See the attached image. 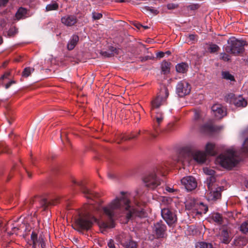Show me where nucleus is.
I'll return each instance as SVG.
<instances>
[{
  "label": "nucleus",
  "instance_id": "1",
  "mask_svg": "<svg viewBox=\"0 0 248 248\" xmlns=\"http://www.w3.org/2000/svg\"><path fill=\"white\" fill-rule=\"evenodd\" d=\"M122 196L116 198L111 203L102 208L103 212L108 217V221H101L99 223L100 227L107 229L115 227L114 217L120 212H126L127 219H133L137 217L143 218L146 217L144 209L138 207L133 208L130 205V200L124 192H121Z\"/></svg>",
  "mask_w": 248,
  "mask_h": 248
},
{
  "label": "nucleus",
  "instance_id": "2",
  "mask_svg": "<svg viewBox=\"0 0 248 248\" xmlns=\"http://www.w3.org/2000/svg\"><path fill=\"white\" fill-rule=\"evenodd\" d=\"M94 208V206L92 203L84 206L83 208L78 212V216L75 218L74 227L75 230L81 232L87 231L91 229L93 224L97 220L92 213Z\"/></svg>",
  "mask_w": 248,
  "mask_h": 248
},
{
  "label": "nucleus",
  "instance_id": "3",
  "mask_svg": "<svg viewBox=\"0 0 248 248\" xmlns=\"http://www.w3.org/2000/svg\"><path fill=\"white\" fill-rule=\"evenodd\" d=\"M216 162L222 167L231 170L239 163V160L235 151L232 149H228L216 158Z\"/></svg>",
  "mask_w": 248,
  "mask_h": 248
},
{
  "label": "nucleus",
  "instance_id": "4",
  "mask_svg": "<svg viewBox=\"0 0 248 248\" xmlns=\"http://www.w3.org/2000/svg\"><path fill=\"white\" fill-rule=\"evenodd\" d=\"M182 155L186 156L183 159H180L183 162L189 161L191 159H193L199 163H203L206 159V155L205 153L196 150L191 146L184 147L180 153V156Z\"/></svg>",
  "mask_w": 248,
  "mask_h": 248
},
{
  "label": "nucleus",
  "instance_id": "5",
  "mask_svg": "<svg viewBox=\"0 0 248 248\" xmlns=\"http://www.w3.org/2000/svg\"><path fill=\"white\" fill-rule=\"evenodd\" d=\"M163 170L160 167L155 168L153 171L145 174L142 177V181L145 186L149 189L154 190L161 185L163 181L157 175H163Z\"/></svg>",
  "mask_w": 248,
  "mask_h": 248
},
{
  "label": "nucleus",
  "instance_id": "6",
  "mask_svg": "<svg viewBox=\"0 0 248 248\" xmlns=\"http://www.w3.org/2000/svg\"><path fill=\"white\" fill-rule=\"evenodd\" d=\"M245 41L232 37L228 40V45L224 47V50L227 53L234 56H242L245 51Z\"/></svg>",
  "mask_w": 248,
  "mask_h": 248
},
{
  "label": "nucleus",
  "instance_id": "7",
  "mask_svg": "<svg viewBox=\"0 0 248 248\" xmlns=\"http://www.w3.org/2000/svg\"><path fill=\"white\" fill-rule=\"evenodd\" d=\"M30 207H35L37 208L43 209V211L46 210L48 207L57 204L58 200L53 199L48 201L41 196H35L27 202Z\"/></svg>",
  "mask_w": 248,
  "mask_h": 248
},
{
  "label": "nucleus",
  "instance_id": "8",
  "mask_svg": "<svg viewBox=\"0 0 248 248\" xmlns=\"http://www.w3.org/2000/svg\"><path fill=\"white\" fill-rule=\"evenodd\" d=\"M169 95V92L168 88L166 86L162 87L156 96L154 97L151 101V110L157 109L160 106L165 104Z\"/></svg>",
  "mask_w": 248,
  "mask_h": 248
},
{
  "label": "nucleus",
  "instance_id": "9",
  "mask_svg": "<svg viewBox=\"0 0 248 248\" xmlns=\"http://www.w3.org/2000/svg\"><path fill=\"white\" fill-rule=\"evenodd\" d=\"M72 182L73 185H77L80 187L82 193L85 197L89 199L94 200L99 197L100 195L93 191L88 188L83 181L77 182L75 179H72Z\"/></svg>",
  "mask_w": 248,
  "mask_h": 248
},
{
  "label": "nucleus",
  "instance_id": "10",
  "mask_svg": "<svg viewBox=\"0 0 248 248\" xmlns=\"http://www.w3.org/2000/svg\"><path fill=\"white\" fill-rule=\"evenodd\" d=\"M161 216L169 226L175 225L177 221L175 213L169 208H164L161 209Z\"/></svg>",
  "mask_w": 248,
  "mask_h": 248
},
{
  "label": "nucleus",
  "instance_id": "11",
  "mask_svg": "<svg viewBox=\"0 0 248 248\" xmlns=\"http://www.w3.org/2000/svg\"><path fill=\"white\" fill-rule=\"evenodd\" d=\"M226 102L233 104L236 107H245L247 106V101L241 96H236L232 93H230L225 96Z\"/></svg>",
  "mask_w": 248,
  "mask_h": 248
},
{
  "label": "nucleus",
  "instance_id": "12",
  "mask_svg": "<svg viewBox=\"0 0 248 248\" xmlns=\"http://www.w3.org/2000/svg\"><path fill=\"white\" fill-rule=\"evenodd\" d=\"M167 226L163 221L160 220L154 223L153 232L157 238H163L167 236Z\"/></svg>",
  "mask_w": 248,
  "mask_h": 248
},
{
  "label": "nucleus",
  "instance_id": "13",
  "mask_svg": "<svg viewBox=\"0 0 248 248\" xmlns=\"http://www.w3.org/2000/svg\"><path fill=\"white\" fill-rule=\"evenodd\" d=\"M191 85L186 80L180 81L176 86V93L179 96L184 97L190 93Z\"/></svg>",
  "mask_w": 248,
  "mask_h": 248
},
{
  "label": "nucleus",
  "instance_id": "14",
  "mask_svg": "<svg viewBox=\"0 0 248 248\" xmlns=\"http://www.w3.org/2000/svg\"><path fill=\"white\" fill-rule=\"evenodd\" d=\"M206 197L208 201H216L221 198V192L224 190L223 186H217L208 188Z\"/></svg>",
  "mask_w": 248,
  "mask_h": 248
},
{
  "label": "nucleus",
  "instance_id": "15",
  "mask_svg": "<svg viewBox=\"0 0 248 248\" xmlns=\"http://www.w3.org/2000/svg\"><path fill=\"white\" fill-rule=\"evenodd\" d=\"M181 183L187 191H191L195 189L197 186V181L192 176L184 177L181 179Z\"/></svg>",
  "mask_w": 248,
  "mask_h": 248
},
{
  "label": "nucleus",
  "instance_id": "16",
  "mask_svg": "<svg viewBox=\"0 0 248 248\" xmlns=\"http://www.w3.org/2000/svg\"><path fill=\"white\" fill-rule=\"evenodd\" d=\"M215 116L217 119H220L226 115V110L221 105L215 104L212 107Z\"/></svg>",
  "mask_w": 248,
  "mask_h": 248
},
{
  "label": "nucleus",
  "instance_id": "17",
  "mask_svg": "<svg viewBox=\"0 0 248 248\" xmlns=\"http://www.w3.org/2000/svg\"><path fill=\"white\" fill-rule=\"evenodd\" d=\"M61 21L66 26H72L77 22L78 19L74 16L67 15L61 18Z\"/></svg>",
  "mask_w": 248,
  "mask_h": 248
},
{
  "label": "nucleus",
  "instance_id": "18",
  "mask_svg": "<svg viewBox=\"0 0 248 248\" xmlns=\"http://www.w3.org/2000/svg\"><path fill=\"white\" fill-rule=\"evenodd\" d=\"M219 236L221 242L225 244H229L232 240L229 232L226 229H223L221 231Z\"/></svg>",
  "mask_w": 248,
  "mask_h": 248
},
{
  "label": "nucleus",
  "instance_id": "19",
  "mask_svg": "<svg viewBox=\"0 0 248 248\" xmlns=\"http://www.w3.org/2000/svg\"><path fill=\"white\" fill-rule=\"evenodd\" d=\"M20 229L17 222L14 223L12 222H9L6 225V231L9 235H11L14 234H17V231Z\"/></svg>",
  "mask_w": 248,
  "mask_h": 248
},
{
  "label": "nucleus",
  "instance_id": "20",
  "mask_svg": "<svg viewBox=\"0 0 248 248\" xmlns=\"http://www.w3.org/2000/svg\"><path fill=\"white\" fill-rule=\"evenodd\" d=\"M248 242V238L246 236H239L233 241V245L236 248H242Z\"/></svg>",
  "mask_w": 248,
  "mask_h": 248
},
{
  "label": "nucleus",
  "instance_id": "21",
  "mask_svg": "<svg viewBox=\"0 0 248 248\" xmlns=\"http://www.w3.org/2000/svg\"><path fill=\"white\" fill-rule=\"evenodd\" d=\"M79 41V37L78 35L74 34L67 45V48L69 50H73Z\"/></svg>",
  "mask_w": 248,
  "mask_h": 248
},
{
  "label": "nucleus",
  "instance_id": "22",
  "mask_svg": "<svg viewBox=\"0 0 248 248\" xmlns=\"http://www.w3.org/2000/svg\"><path fill=\"white\" fill-rule=\"evenodd\" d=\"M171 63L166 60H164L161 64V72L164 75H167L170 73V65Z\"/></svg>",
  "mask_w": 248,
  "mask_h": 248
},
{
  "label": "nucleus",
  "instance_id": "23",
  "mask_svg": "<svg viewBox=\"0 0 248 248\" xmlns=\"http://www.w3.org/2000/svg\"><path fill=\"white\" fill-rule=\"evenodd\" d=\"M188 65L186 62H181L175 66L176 72L179 73H186L188 70Z\"/></svg>",
  "mask_w": 248,
  "mask_h": 248
},
{
  "label": "nucleus",
  "instance_id": "24",
  "mask_svg": "<svg viewBox=\"0 0 248 248\" xmlns=\"http://www.w3.org/2000/svg\"><path fill=\"white\" fill-rule=\"evenodd\" d=\"M205 152L207 155H215L217 154L215 151V144L210 142L207 143L205 146Z\"/></svg>",
  "mask_w": 248,
  "mask_h": 248
},
{
  "label": "nucleus",
  "instance_id": "25",
  "mask_svg": "<svg viewBox=\"0 0 248 248\" xmlns=\"http://www.w3.org/2000/svg\"><path fill=\"white\" fill-rule=\"evenodd\" d=\"M121 244L124 248H138L137 243L133 240H129L127 241L121 242Z\"/></svg>",
  "mask_w": 248,
  "mask_h": 248
},
{
  "label": "nucleus",
  "instance_id": "26",
  "mask_svg": "<svg viewBox=\"0 0 248 248\" xmlns=\"http://www.w3.org/2000/svg\"><path fill=\"white\" fill-rule=\"evenodd\" d=\"M206 183L208 188L218 186L216 184V178L215 176H208L206 179Z\"/></svg>",
  "mask_w": 248,
  "mask_h": 248
},
{
  "label": "nucleus",
  "instance_id": "27",
  "mask_svg": "<svg viewBox=\"0 0 248 248\" xmlns=\"http://www.w3.org/2000/svg\"><path fill=\"white\" fill-rule=\"evenodd\" d=\"M217 129L216 127L209 124H205L201 126V130L203 132H212Z\"/></svg>",
  "mask_w": 248,
  "mask_h": 248
},
{
  "label": "nucleus",
  "instance_id": "28",
  "mask_svg": "<svg viewBox=\"0 0 248 248\" xmlns=\"http://www.w3.org/2000/svg\"><path fill=\"white\" fill-rule=\"evenodd\" d=\"M140 130H139L137 133L132 132L129 135H124L122 136L121 139L122 140H127L135 139L140 134Z\"/></svg>",
  "mask_w": 248,
  "mask_h": 248
},
{
  "label": "nucleus",
  "instance_id": "29",
  "mask_svg": "<svg viewBox=\"0 0 248 248\" xmlns=\"http://www.w3.org/2000/svg\"><path fill=\"white\" fill-rule=\"evenodd\" d=\"M221 76L223 79L227 80H230V81L235 82V79L233 75L231 74L228 71H223L221 72Z\"/></svg>",
  "mask_w": 248,
  "mask_h": 248
},
{
  "label": "nucleus",
  "instance_id": "30",
  "mask_svg": "<svg viewBox=\"0 0 248 248\" xmlns=\"http://www.w3.org/2000/svg\"><path fill=\"white\" fill-rule=\"evenodd\" d=\"M31 241L32 242V248H36L37 244H39V237L37 233L33 231L31 236Z\"/></svg>",
  "mask_w": 248,
  "mask_h": 248
},
{
  "label": "nucleus",
  "instance_id": "31",
  "mask_svg": "<svg viewBox=\"0 0 248 248\" xmlns=\"http://www.w3.org/2000/svg\"><path fill=\"white\" fill-rule=\"evenodd\" d=\"M27 10L23 7H20L18 9L16 14V18L19 20L26 16L27 14Z\"/></svg>",
  "mask_w": 248,
  "mask_h": 248
},
{
  "label": "nucleus",
  "instance_id": "32",
  "mask_svg": "<svg viewBox=\"0 0 248 248\" xmlns=\"http://www.w3.org/2000/svg\"><path fill=\"white\" fill-rule=\"evenodd\" d=\"M212 218L215 222L219 224H221L223 222L222 215L218 213L213 214Z\"/></svg>",
  "mask_w": 248,
  "mask_h": 248
},
{
  "label": "nucleus",
  "instance_id": "33",
  "mask_svg": "<svg viewBox=\"0 0 248 248\" xmlns=\"http://www.w3.org/2000/svg\"><path fill=\"white\" fill-rule=\"evenodd\" d=\"M34 71V69L30 67H26L24 69L22 73V76L24 78H28L31 74Z\"/></svg>",
  "mask_w": 248,
  "mask_h": 248
},
{
  "label": "nucleus",
  "instance_id": "34",
  "mask_svg": "<svg viewBox=\"0 0 248 248\" xmlns=\"http://www.w3.org/2000/svg\"><path fill=\"white\" fill-rule=\"evenodd\" d=\"M196 248H214L211 243L204 242L198 243L196 245Z\"/></svg>",
  "mask_w": 248,
  "mask_h": 248
},
{
  "label": "nucleus",
  "instance_id": "35",
  "mask_svg": "<svg viewBox=\"0 0 248 248\" xmlns=\"http://www.w3.org/2000/svg\"><path fill=\"white\" fill-rule=\"evenodd\" d=\"M229 53L225 52H222L219 54V59L224 62H230L231 60V57L229 54Z\"/></svg>",
  "mask_w": 248,
  "mask_h": 248
},
{
  "label": "nucleus",
  "instance_id": "36",
  "mask_svg": "<svg viewBox=\"0 0 248 248\" xmlns=\"http://www.w3.org/2000/svg\"><path fill=\"white\" fill-rule=\"evenodd\" d=\"M199 205V208L200 211H198L197 213L199 214H202V213L205 214L208 210V206L204 204L202 202H200Z\"/></svg>",
  "mask_w": 248,
  "mask_h": 248
},
{
  "label": "nucleus",
  "instance_id": "37",
  "mask_svg": "<svg viewBox=\"0 0 248 248\" xmlns=\"http://www.w3.org/2000/svg\"><path fill=\"white\" fill-rule=\"evenodd\" d=\"M4 152L8 154L12 153L11 150L4 143H0V153Z\"/></svg>",
  "mask_w": 248,
  "mask_h": 248
},
{
  "label": "nucleus",
  "instance_id": "38",
  "mask_svg": "<svg viewBox=\"0 0 248 248\" xmlns=\"http://www.w3.org/2000/svg\"><path fill=\"white\" fill-rule=\"evenodd\" d=\"M240 231L244 233H248V220L242 223L240 226Z\"/></svg>",
  "mask_w": 248,
  "mask_h": 248
},
{
  "label": "nucleus",
  "instance_id": "39",
  "mask_svg": "<svg viewBox=\"0 0 248 248\" xmlns=\"http://www.w3.org/2000/svg\"><path fill=\"white\" fill-rule=\"evenodd\" d=\"M58 4L56 2H53L52 3L48 4L46 6V10L48 11H51V10H56L58 9Z\"/></svg>",
  "mask_w": 248,
  "mask_h": 248
},
{
  "label": "nucleus",
  "instance_id": "40",
  "mask_svg": "<svg viewBox=\"0 0 248 248\" xmlns=\"http://www.w3.org/2000/svg\"><path fill=\"white\" fill-rule=\"evenodd\" d=\"M219 49V46L216 44H211L210 45V46L208 48V51L211 53H213L217 52Z\"/></svg>",
  "mask_w": 248,
  "mask_h": 248
},
{
  "label": "nucleus",
  "instance_id": "41",
  "mask_svg": "<svg viewBox=\"0 0 248 248\" xmlns=\"http://www.w3.org/2000/svg\"><path fill=\"white\" fill-rule=\"evenodd\" d=\"M18 32L17 29L16 27H11L8 31V36L10 37H14Z\"/></svg>",
  "mask_w": 248,
  "mask_h": 248
},
{
  "label": "nucleus",
  "instance_id": "42",
  "mask_svg": "<svg viewBox=\"0 0 248 248\" xmlns=\"http://www.w3.org/2000/svg\"><path fill=\"white\" fill-rule=\"evenodd\" d=\"M44 239V236L42 234H40L39 237V244L41 245L42 248H46V243L45 242Z\"/></svg>",
  "mask_w": 248,
  "mask_h": 248
},
{
  "label": "nucleus",
  "instance_id": "43",
  "mask_svg": "<svg viewBox=\"0 0 248 248\" xmlns=\"http://www.w3.org/2000/svg\"><path fill=\"white\" fill-rule=\"evenodd\" d=\"M242 150L245 154H248V138L246 139Z\"/></svg>",
  "mask_w": 248,
  "mask_h": 248
},
{
  "label": "nucleus",
  "instance_id": "44",
  "mask_svg": "<svg viewBox=\"0 0 248 248\" xmlns=\"http://www.w3.org/2000/svg\"><path fill=\"white\" fill-rule=\"evenodd\" d=\"M102 16L103 15L101 13H96L95 12L92 13V17L94 20L100 19Z\"/></svg>",
  "mask_w": 248,
  "mask_h": 248
},
{
  "label": "nucleus",
  "instance_id": "45",
  "mask_svg": "<svg viewBox=\"0 0 248 248\" xmlns=\"http://www.w3.org/2000/svg\"><path fill=\"white\" fill-rule=\"evenodd\" d=\"M204 172L208 175H209V176H214L215 174V171L212 170V169H208V168H205V169H204Z\"/></svg>",
  "mask_w": 248,
  "mask_h": 248
},
{
  "label": "nucleus",
  "instance_id": "46",
  "mask_svg": "<svg viewBox=\"0 0 248 248\" xmlns=\"http://www.w3.org/2000/svg\"><path fill=\"white\" fill-rule=\"evenodd\" d=\"M108 50L110 51L109 53L113 54V56L115 54H118L119 53V50L112 46L109 47Z\"/></svg>",
  "mask_w": 248,
  "mask_h": 248
},
{
  "label": "nucleus",
  "instance_id": "47",
  "mask_svg": "<svg viewBox=\"0 0 248 248\" xmlns=\"http://www.w3.org/2000/svg\"><path fill=\"white\" fill-rule=\"evenodd\" d=\"M139 58L141 62H143L149 60H154L155 58L154 56H146L144 57H140Z\"/></svg>",
  "mask_w": 248,
  "mask_h": 248
},
{
  "label": "nucleus",
  "instance_id": "48",
  "mask_svg": "<svg viewBox=\"0 0 248 248\" xmlns=\"http://www.w3.org/2000/svg\"><path fill=\"white\" fill-rule=\"evenodd\" d=\"M200 5L199 4H190L188 6V8L191 10H195L200 8Z\"/></svg>",
  "mask_w": 248,
  "mask_h": 248
},
{
  "label": "nucleus",
  "instance_id": "49",
  "mask_svg": "<svg viewBox=\"0 0 248 248\" xmlns=\"http://www.w3.org/2000/svg\"><path fill=\"white\" fill-rule=\"evenodd\" d=\"M188 38L190 41L192 42V43H195L197 41V36L195 34L189 35Z\"/></svg>",
  "mask_w": 248,
  "mask_h": 248
},
{
  "label": "nucleus",
  "instance_id": "50",
  "mask_svg": "<svg viewBox=\"0 0 248 248\" xmlns=\"http://www.w3.org/2000/svg\"><path fill=\"white\" fill-rule=\"evenodd\" d=\"M167 7L168 9L172 10L178 7V5L174 3H169L167 4Z\"/></svg>",
  "mask_w": 248,
  "mask_h": 248
},
{
  "label": "nucleus",
  "instance_id": "51",
  "mask_svg": "<svg viewBox=\"0 0 248 248\" xmlns=\"http://www.w3.org/2000/svg\"><path fill=\"white\" fill-rule=\"evenodd\" d=\"M10 75V72H6L0 78V82L6 78H8L9 76Z\"/></svg>",
  "mask_w": 248,
  "mask_h": 248
},
{
  "label": "nucleus",
  "instance_id": "52",
  "mask_svg": "<svg viewBox=\"0 0 248 248\" xmlns=\"http://www.w3.org/2000/svg\"><path fill=\"white\" fill-rule=\"evenodd\" d=\"M101 54L102 56L106 57H111L113 56L112 53H110L108 51H102L101 52Z\"/></svg>",
  "mask_w": 248,
  "mask_h": 248
},
{
  "label": "nucleus",
  "instance_id": "53",
  "mask_svg": "<svg viewBox=\"0 0 248 248\" xmlns=\"http://www.w3.org/2000/svg\"><path fill=\"white\" fill-rule=\"evenodd\" d=\"M108 246L109 248H116L114 242L112 239H110L108 243Z\"/></svg>",
  "mask_w": 248,
  "mask_h": 248
},
{
  "label": "nucleus",
  "instance_id": "54",
  "mask_svg": "<svg viewBox=\"0 0 248 248\" xmlns=\"http://www.w3.org/2000/svg\"><path fill=\"white\" fill-rule=\"evenodd\" d=\"M16 83V81L15 80H11L5 84V87L6 89H8L11 86L12 84H15Z\"/></svg>",
  "mask_w": 248,
  "mask_h": 248
},
{
  "label": "nucleus",
  "instance_id": "55",
  "mask_svg": "<svg viewBox=\"0 0 248 248\" xmlns=\"http://www.w3.org/2000/svg\"><path fill=\"white\" fill-rule=\"evenodd\" d=\"M145 8L147 9V10L151 11L152 13L156 15L158 13V12L157 10L152 9L149 7H145Z\"/></svg>",
  "mask_w": 248,
  "mask_h": 248
},
{
  "label": "nucleus",
  "instance_id": "56",
  "mask_svg": "<svg viewBox=\"0 0 248 248\" xmlns=\"http://www.w3.org/2000/svg\"><path fill=\"white\" fill-rule=\"evenodd\" d=\"M164 117H155L156 123H157V126H159V124L163 121Z\"/></svg>",
  "mask_w": 248,
  "mask_h": 248
},
{
  "label": "nucleus",
  "instance_id": "57",
  "mask_svg": "<svg viewBox=\"0 0 248 248\" xmlns=\"http://www.w3.org/2000/svg\"><path fill=\"white\" fill-rule=\"evenodd\" d=\"M165 55V53L162 51L158 52L156 53V57L158 58H162Z\"/></svg>",
  "mask_w": 248,
  "mask_h": 248
},
{
  "label": "nucleus",
  "instance_id": "58",
  "mask_svg": "<svg viewBox=\"0 0 248 248\" xmlns=\"http://www.w3.org/2000/svg\"><path fill=\"white\" fill-rule=\"evenodd\" d=\"M9 0H0V6H5L8 3Z\"/></svg>",
  "mask_w": 248,
  "mask_h": 248
},
{
  "label": "nucleus",
  "instance_id": "59",
  "mask_svg": "<svg viewBox=\"0 0 248 248\" xmlns=\"http://www.w3.org/2000/svg\"><path fill=\"white\" fill-rule=\"evenodd\" d=\"M195 120H198L200 118V114L199 112L197 111H195L194 116Z\"/></svg>",
  "mask_w": 248,
  "mask_h": 248
},
{
  "label": "nucleus",
  "instance_id": "60",
  "mask_svg": "<svg viewBox=\"0 0 248 248\" xmlns=\"http://www.w3.org/2000/svg\"><path fill=\"white\" fill-rule=\"evenodd\" d=\"M31 162L32 165L35 166L36 165V159L32 156L31 155Z\"/></svg>",
  "mask_w": 248,
  "mask_h": 248
},
{
  "label": "nucleus",
  "instance_id": "61",
  "mask_svg": "<svg viewBox=\"0 0 248 248\" xmlns=\"http://www.w3.org/2000/svg\"><path fill=\"white\" fill-rule=\"evenodd\" d=\"M166 191L171 193L174 192V189L173 188H170L168 186L166 187Z\"/></svg>",
  "mask_w": 248,
  "mask_h": 248
},
{
  "label": "nucleus",
  "instance_id": "62",
  "mask_svg": "<svg viewBox=\"0 0 248 248\" xmlns=\"http://www.w3.org/2000/svg\"><path fill=\"white\" fill-rule=\"evenodd\" d=\"M134 25L139 29H140L142 26V25L139 23H136L134 24Z\"/></svg>",
  "mask_w": 248,
  "mask_h": 248
},
{
  "label": "nucleus",
  "instance_id": "63",
  "mask_svg": "<svg viewBox=\"0 0 248 248\" xmlns=\"http://www.w3.org/2000/svg\"><path fill=\"white\" fill-rule=\"evenodd\" d=\"M155 117H163V113L162 112H157Z\"/></svg>",
  "mask_w": 248,
  "mask_h": 248
},
{
  "label": "nucleus",
  "instance_id": "64",
  "mask_svg": "<svg viewBox=\"0 0 248 248\" xmlns=\"http://www.w3.org/2000/svg\"><path fill=\"white\" fill-rule=\"evenodd\" d=\"M145 133L146 132H148V134H149L153 138H155L156 137V135L155 134H154L153 133L148 132L147 131H144V132Z\"/></svg>",
  "mask_w": 248,
  "mask_h": 248
}]
</instances>
